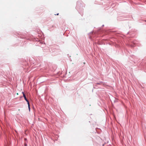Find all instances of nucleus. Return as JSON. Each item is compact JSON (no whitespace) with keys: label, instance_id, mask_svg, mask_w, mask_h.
Returning a JSON list of instances; mask_svg holds the SVG:
<instances>
[{"label":"nucleus","instance_id":"f257e3e1","mask_svg":"<svg viewBox=\"0 0 146 146\" xmlns=\"http://www.w3.org/2000/svg\"><path fill=\"white\" fill-rule=\"evenodd\" d=\"M24 99L27 102V103H29V101L27 99L26 97H25L24 98Z\"/></svg>","mask_w":146,"mask_h":146},{"label":"nucleus","instance_id":"f03ea898","mask_svg":"<svg viewBox=\"0 0 146 146\" xmlns=\"http://www.w3.org/2000/svg\"><path fill=\"white\" fill-rule=\"evenodd\" d=\"M28 103V106L29 109V110H30V107L29 103Z\"/></svg>","mask_w":146,"mask_h":146},{"label":"nucleus","instance_id":"7ed1b4c3","mask_svg":"<svg viewBox=\"0 0 146 146\" xmlns=\"http://www.w3.org/2000/svg\"><path fill=\"white\" fill-rule=\"evenodd\" d=\"M22 93L23 94V96L24 98L25 97H26L25 95V94H24V92H22Z\"/></svg>","mask_w":146,"mask_h":146},{"label":"nucleus","instance_id":"20e7f679","mask_svg":"<svg viewBox=\"0 0 146 146\" xmlns=\"http://www.w3.org/2000/svg\"><path fill=\"white\" fill-rule=\"evenodd\" d=\"M59 15V13H58V14H56V15Z\"/></svg>","mask_w":146,"mask_h":146},{"label":"nucleus","instance_id":"39448f33","mask_svg":"<svg viewBox=\"0 0 146 146\" xmlns=\"http://www.w3.org/2000/svg\"><path fill=\"white\" fill-rule=\"evenodd\" d=\"M17 95H18V93H17Z\"/></svg>","mask_w":146,"mask_h":146}]
</instances>
